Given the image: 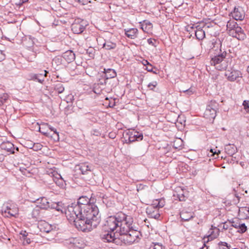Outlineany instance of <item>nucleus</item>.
Wrapping results in <instances>:
<instances>
[{
    "label": "nucleus",
    "mask_w": 249,
    "mask_h": 249,
    "mask_svg": "<svg viewBox=\"0 0 249 249\" xmlns=\"http://www.w3.org/2000/svg\"><path fill=\"white\" fill-rule=\"evenodd\" d=\"M227 53L223 51L220 53L212 57L210 60V64L214 67L218 71L226 70L229 65V61L226 59Z\"/></svg>",
    "instance_id": "nucleus-5"
},
{
    "label": "nucleus",
    "mask_w": 249,
    "mask_h": 249,
    "mask_svg": "<svg viewBox=\"0 0 249 249\" xmlns=\"http://www.w3.org/2000/svg\"><path fill=\"white\" fill-rule=\"evenodd\" d=\"M2 213L7 217H16L18 214V208L14 204H10L2 210Z\"/></svg>",
    "instance_id": "nucleus-11"
},
{
    "label": "nucleus",
    "mask_w": 249,
    "mask_h": 249,
    "mask_svg": "<svg viewBox=\"0 0 249 249\" xmlns=\"http://www.w3.org/2000/svg\"><path fill=\"white\" fill-rule=\"evenodd\" d=\"M229 35L239 40H244L246 37V35L244 33L242 28L237 26L233 29L229 31Z\"/></svg>",
    "instance_id": "nucleus-13"
},
{
    "label": "nucleus",
    "mask_w": 249,
    "mask_h": 249,
    "mask_svg": "<svg viewBox=\"0 0 249 249\" xmlns=\"http://www.w3.org/2000/svg\"><path fill=\"white\" fill-rule=\"evenodd\" d=\"M217 231L216 233H214V231H211V233L208 236V240H212L213 239L216 238L219 234L218 231L219 229H215Z\"/></svg>",
    "instance_id": "nucleus-37"
},
{
    "label": "nucleus",
    "mask_w": 249,
    "mask_h": 249,
    "mask_svg": "<svg viewBox=\"0 0 249 249\" xmlns=\"http://www.w3.org/2000/svg\"><path fill=\"white\" fill-rule=\"evenodd\" d=\"M63 24L68 23L71 24V31L74 34H80L82 33L86 26L88 25V22L80 18H77L73 21L71 14H63Z\"/></svg>",
    "instance_id": "nucleus-3"
},
{
    "label": "nucleus",
    "mask_w": 249,
    "mask_h": 249,
    "mask_svg": "<svg viewBox=\"0 0 249 249\" xmlns=\"http://www.w3.org/2000/svg\"><path fill=\"white\" fill-rule=\"evenodd\" d=\"M147 42L149 45H151L153 46L156 47V40L154 39L149 38L147 39Z\"/></svg>",
    "instance_id": "nucleus-50"
},
{
    "label": "nucleus",
    "mask_w": 249,
    "mask_h": 249,
    "mask_svg": "<svg viewBox=\"0 0 249 249\" xmlns=\"http://www.w3.org/2000/svg\"><path fill=\"white\" fill-rule=\"evenodd\" d=\"M105 78L106 79L108 80V79H110L112 78H114L116 76L117 74L115 71L113 69H107L106 70L105 69Z\"/></svg>",
    "instance_id": "nucleus-30"
},
{
    "label": "nucleus",
    "mask_w": 249,
    "mask_h": 249,
    "mask_svg": "<svg viewBox=\"0 0 249 249\" xmlns=\"http://www.w3.org/2000/svg\"><path fill=\"white\" fill-rule=\"evenodd\" d=\"M116 44L111 41H106L103 44V48L106 50L114 49L116 47Z\"/></svg>",
    "instance_id": "nucleus-33"
},
{
    "label": "nucleus",
    "mask_w": 249,
    "mask_h": 249,
    "mask_svg": "<svg viewBox=\"0 0 249 249\" xmlns=\"http://www.w3.org/2000/svg\"><path fill=\"white\" fill-rule=\"evenodd\" d=\"M39 226L40 231L46 233H49L52 230V226L45 221L42 224H40Z\"/></svg>",
    "instance_id": "nucleus-29"
},
{
    "label": "nucleus",
    "mask_w": 249,
    "mask_h": 249,
    "mask_svg": "<svg viewBox=\"0 0 249 249\" xmlns=\"http://www.w3.org/2000/svg\"><path fill=\"white\" fill-rule=\"evenodd\" d=\"M55 209L56 210H57V211H60L61 213H62V209H61V207H60L59 204H58V207L55 208Z\"/></svg>",
    "instance_id": "nucleus-64"
},
{
    "label": "nucleus",
    "mask_w": 249,
    "mask_h": 249,
    "mask_svg": "<svg viewBox=\"0 0 249 249\" xmlns=\"http://www.w3.org/2000/svg\"><path fill=\"white\" fill-rule=\"evenodd\" d=\"M40 208L36 206L33 210L31 213L32 218L36 219V221L41 220L42 217L40 214Z\"/></svg>",
    "instance_id": "nucleus-27"
},
{
    "label": "nucleus",
    "mask_w": 249,
    "mask_h": 249,
    "mask_svg": "<svg viewBox=\"0 0 249 249\" xmlns=\"http://www.w3.org/2000/svg\"><path fill=\"white\" fill-rule=\"evenodd\" d=\"M238 229H239L238 231V232L240 233H244L247 231V228L245 224L243 223L240 224Z\"/></svg>",
    "instance_id": "nucleus-41"
},
{
    "label": "nucleus",
    "mask_w": 249,
    "mask_h": 249,
    "mask_svg": "<svg viewBox=\"0 0 249 249\" xmlns=\"http://www.w3.org/2000/svg\"><path fill=\"white\" fill-rule=\"evenodd\" d=\"M240 224L239 223H237V222H235L234 221H232L231 222V227H233L236 229H238L239 227V225H240Z\"/></svg>",
    "instance_id": "nucleus-52"
},
{
    "label": "nucleus",
    "mask_w": 249,
    "mask_h": 249,
    "mask_svg": "<svg viewBox=\"0 0 249 249\" xmlns=\"http://www.w3.org/2000/svg\"><path fill=\"white\" fill-rule=\"evenodd\" d=\"M1 149L9 152L10 154H14L15 153V148L14 144L9 142H4L0 145Z\"/></svg>",
    "instance_id": "nucleus-22"
},
{
    "label": "nucleus",
    "mask_w": 249,
    "mask_h": 249,
    "mask_svg": "<svg viewBox=\"0 0 249 249\" xmlns=\"http://www.w3.org/2000/svg\"><path fill=\"white\" fill-rule=\"evenodd\" d=\"M223 224V229L224 230H228L229 228V224L227 223V222H224L222 223Z\"/></svg>",
    "instance_id": "nucleus-55"
},
{
    "label": "nucleus",
    "mask_w": 249,
    "mask_h": 249,
    "mask_svg": "<svg viewBox=\"0 0 249 249\" xmlns=\"http://www.w3.org/2000/svg\"><path fill=\"white\" fill-rule=\"evenodd\" d=\"M217 109L218 104L215 101H211L207 106L204 114L205 117L209 119H214L216 116Z\"/></svg>",
    "instance_id": "nucleus-10"
},
{
    "label": "nucleus",
    "mask_w": 249,
    "mask_h": 249,
    "mask_svg": "<svg viewBox=\"0 0 249 249\" xmlns=\"http://www.w3.org/2000/svg\"><path fill=\"white\" fill-rule=\"evenodd\" d=\"M63 58L68 64H70L74 60L75 54L71 50H68L63 53Z\"/></svg>",
    "instance_id": "nucleus-24"
},
{
    "label": "nucleus",
    "mask_w": 249,
    "mask_h": 249,
    "mask_svg": "<svg viewBox=\"0 0 249 249\" xmlns=\"http://www.w3.org/2000/svg\"><path fill=\"white\" fill-rule=\"evenodd\" d=\"M231 14L233 18L236 20H242L245 17V12L241 7H235Z\"/></svg>",
    "instance_id": "nucleus-15"
},
{
    "label": "nucleus",
    "mask_w": 249,
    "mask_h": 249,
    "mask_svg": "<svg viewBox=\"0 0 249 249\" xmlns=\"http://www.w3.org/2000/svg\"><path fill=\"white\" fill-rule=\"evenodd\" d=\"M47 128V127H45L44 125H43V124H42V127H39V131L40 133L43 134V135L48 136L49 134V132H48V131H46L45 129Z\"/></svg>",
    "instance_id": "nucleus-42"
},
{
    "label": "nucleus",
    "mask_w": 249,
    "mask_h": 249,
    "mask_svg": "<svg viewBox=\"0 0 249 249\" xmlns=\"http://www.w3.org/2000/svg\"><path fill=\"white\" fill-rule=\"evenodd\" d=\"M95 50L90 48L87 50V53L89 54V56L91 58H93L95 55Z\"/></svg>",
    "instance_id": "nucleus-40"
},
{
    "label": "nucleus",
    "mask_w": 249,
    "mask_h": 249,
    "mask_svg": "<svg viewBox=\"0 0 249 249\" xmlns=\"http://www.w3.org/2000/svg\"><path fill=\"white\" fill-rule=\"evenodd\" d=\"M225 151L228 155L232 156L237 152V149L234 144H228L225 146Z\"/></svg>",
    "instance_id": "nucleus-25"
},
{
    "label": "nucleus",
    "mask_w": 249,
    "mask_h": 249,
    "mask_svg": "<svg viewBox=\"0 0 249 249\" xmlns=\"http://www.w3.org/2000/svg\"><path fill=\"white\" fill-rule=\"evenodd\" d=\"M141 24V28L143 31H146V30H149L150 29H148V27L146 26L144 24Z\"/></svg>",
    "instance_id": "nucleus-57"
},
{
    "label": "nucleus",
    "mask_w": 249,
    "mask_h": 249,
    "mask_svg": "<svg viewBox=\"0 0 249 249\" xmlns=\"http://www.w3.org/2000/svg\"><path fill=\"white\" fill-rule=\"evenodd\" d=\"M219 249H230V245H228V243L225 242H219L218 243Z\"/></svg>",
    "instance_id": "nucleus-36"
},
{
    "label": "nucleus",
    "mask_w": 249,
    "mask_h": 249,
    "mask_svg": "<svg viewBox=\"0 0 249 249\" xmlns=\"http://www.w3.org/2000/svg\"><path fill=\"white\" fill-rule=\"evenodd\" d=\"M37 207L41 209L47 210L50 208V203L45 197H41L36 200Z\"/></svg>",
    "instance_id": "nucleus-18"
},
{
    "label": "nucleus",
    "mask_w": 249,
    "mask_h": 249,
    "mask_svg": "<svg viewBox=\"0 0 249 249\" xmlns=\"http://www.w3.org/2000/svg\"><path fill=\"white\" fill-rule=\"evenodd\" d=\"M5 58V55L3 51L0 50V62L3 60Z\"/></svg>",
    "instance_id": "nucleus-53"
},
{
    "label": "nucleus",
    "mask_w": 249,
    "mask_h": 249,
    "mask_svg": "<svg viewBox=\"0 0 249 249\" xmlns=\"http://www.w3.org/2000/svg\"><path fill=\"white\" fill-rule=\"evenodd\" d=\"M42 147V145L40 143H33L32 145V149L36 151L41 150Z\"/></svg>",
    "instance_id": "nucleus-39"
},
{
    "label": "nucleus",
    "mask_w": 249,
    "mask_h": 249,
    "mask_svg": "<svg viewBox=\"0 0 249 249\" xmlns=\"http://www.w3.org/2000/svg\"><path fill=\"white\" fill-rule=\"evenodd\" d=\"M146 70L148 71H152V66L150 64L146 66Z\"/></svg>",
    "instance_id": "nucleus-56"
},
{
    "label": "nucleus",
    "mask_w": 249,
    "mask_h": 249,
    "mask_svg": "<svg viewBox=\"0 0 249 249\" xmlns=\"http://www.w3.org/2000/svg\"><path fill=\"white\" fill-rule=\"evenodd\" d=\"M53 65L56 66L55 69L57 70L61 68V65L62 64V56H57L55 57L52 61Z\"/></svg>",
    "instance_id": "nucleus-28"
},
{
    "label": "nucleus",
    "mask_w": 249,
    "mask_h": 249,
    "mask_svg": "<svg viewBox=\"0 0 249 249\" xmlns=\"http://www.w3.org/2000/svg\"><path fill=\"white\" fill-rule=\"evenodd\" d=\"M64 244L69 249H81L84 248L86 246L84 241L80 237H71L65 239Z\"/></svg>",
    "instance_id": "nucleus-6"
},
{
    "label": "nucleus",
    "mask_w": 249,
    "mask_h": 249,
    "mask_svg": "<svg viewBox=\"0 0 249 249\" xmlns=\"http://www.w3.org/2000/svg\"><path fill=\"white\" fill-rule=\"evenodd\" d=\"M184 92H186L188 95H191L193 93V91L190 89L184 90Z\"/></svg>",
    "instance_id": "nucleus-61"
},
{
    "label": "nucleus",
    "mask_w": 249,
    "mask_h": 249,
    "mask_svg": "<svg viewBox=\"0 0 249 249\" xmlns=\"http://www.w3.org/2000/svg\"><path fill=\"white\" fill-rule=\"evenodd\" d=\"M27 147L30 149H32V145H33V143L32 142H29L27 143Z\"/></svg>",
    "instance_id": "nucleus-59"
},
{
    "label": "nucleus",
    "mask_w": 249,
    "mask_h": 249,
    "mask_svg": "<svg viewBox=\"0 0 249 249\" xmlns=\"http://www.w3.org/2000/svg\"><path fill=\"white\" fill-rule=\"evenodd\" d=\"M9 95L7 93H0V106H2L8 99Z\"/></svg>",
    "instance_id": "nucleus-34"
},
{
    "label": "nucleus",
    "mask_w": 249,
    "mask_h": 249,
    "mask_svg": "<svg viewBox=\"0 0 249 249\" xmlns=\"http://www.w3.org/2000/svg\"><path fill=\"white\" fill-rule=\"evenodd\" d=\"M60 202H58V203H52L50 205V208H51V209H55V208H56L57 207H58V203H59Z\"/></svg>",
    "instance_id": "nucleus-54"
},
{
    "label": "nucleus",
    "mask_w": 249,
    "mask_h": 249,
    "mask_svg": "<svg viewBox=\"0 0 249 249\" xmlns=\"http://www.w3.org/2000/svg\"><path fill=\"white\" fill-rule=\"evenodd\" d=\"M225 75L227 77V79L231 82H233L237 80L238 78L242 77V73L240 71L233 69L227 71L225 73Z\"/></svg>",
    "instance_id": "nucleus-12"
},
{
    "label": "nucleus",
    "mask_w": 249,
    "mask_h": 249,
    "mask_svg": "<svg viewBox=\"0 0 249 249\" xmlns=\"http://www.w3.org/2000/svg\"><path fill=\"white\" fill-rule=\"evenodd\" d=\"M43 125H44L45 127H47V128H49V129L51 131L53 132V134L52 135V137L54 140V141H58L59 140V137L58 132H57L56 129L53 127V126H51L50 125H49L47 123H44L43 124Z\"/></svg>",
    "instance_id": "nucleus-26"
},
{
    "label": "nucleus",
    "mask_w": 249,
    "mask_h": 249,
    "mask_svg": "<svg viewBox=\"0 0 249 249\" xmlns=\"http://www.w3.org/2000/svg\"><path fill=\"white\" fill-rule=\"evenodd\" d=\"M107 80L105 78V79L104 80V82L100 81L98 84L102 85H106L107 84Z\"/></svg>",
    "instance_id": "nucleus-62"
},
{
    "label": "nucleus",
    "mask_w": 249,
    "mask_h": 249,
    "mask_svg": "<svg viewBox=\"0 0 249 249\" xmlns=\"http://www.w3.org/2000/svg\"><path fill=\"white\" fill-rule=\"evenodd\" d=\"M195 35L198 40H202L205 37V31L200 24L196 26Z\"/></svg>",
    "instance_id": "nucleus-19"
},
{
    "label": "nucleus",
    "mask_w": 249,
    "mask_h": 249,
    "mask_svg": "<svg viewBox=\"0 0 249 249\" xmlns=\"http://www.w3.org/2000/svg\"><path fill=\"white\" fill-rule=\"evenodd\" d=\"M75 204L77 206L82 207L81 211L83 214L90 220L94 227H96L100 222V214L97 206L86 196L80 197Z\"/></svg>",
    "instance_id": "nucleus-2"
},
{
    "label": "nucleus",
    "mask_w": 249,
    "mask_h": 249,
    "mask_svg": "<svg viewBox=\"0 0 249 249\" xmlns=\"http://www.w3.org/2000/svg\"><path fill=\"white\" fill-rule=\"evenodd\" d=\"M153 205H155L156 208H162L164 206V201L161 199L160 200H156V202Z\"/></svg>",
    "instance_id": "nucleus-38"
},
{
    "label": "nucleus",
    "mask_w": 249,
    "mask_h": 249,
    "mask_svg": "<svg viewBox=\"0 0 249 249\" xmlns=\"http://www.w3.org/2000/svg\"><path fill=\"white\" fill-rule=\"evenodd\" d=\"M202 27H203V28L204 30H206V29L209 28L210 27H212V25L211 24H203V26Z\"/></svg>",
    "instance_id": "nucleus-58"
},
{
    "label": "nucleus",
    "mask_w": 249,
    "mask_h": 249,
    "mask_svg": "<svg viewBox=\"0 0 249 249\" xmlns=\"http://www.w3.org/2000/svg\"><path fill=\"white\" fill-rule=\"evenodd\" d=\"M31 242V240L28 236L23 239V244L24 245H29Z\"/></svg>",
    "instance_id": "nucleus-48"
},
{
    "label": "nucleus",
    "mask_w": 249,
    "mask_h": 249,
    "mask_svg": "<svg viewBox=\"0 0 249 249\" xmlns=\"http://www.w3.org/2000/svg\"><path fill=\"white\" fill-rule=\"evenodd\" d=\"M237 26L238 24L234 20H229L227 22V29L229 30V31L231 29H233Z\"/></svg>",
    "instance_id": "nucleus-35"
},
{
    "label": "nucleus",
    "mask_w": 249,
    "mask_h": 249,
    "mask_svg": "<svg viewBox=\"0 0 249 249\" xmlns=\"http://www.w3.org/2000/svg\"><path fill=\"white\" fill-rule=\"evenodd\" d=\"M101 238L102 240L106 242H114L116 240L115 233L111 231L102 233L101 235Z\"/></svg>",
    "instance_id": "nucleus-16"
},
{
    "label": "nucleus",
    "mask_w": 249,
    "mask_h": 249,
    "mask_svg": "<svg viewBox=\"0 0 249 249\" xmlns=\"http://www.w3.org/2000/svg\"><path fill=\"white\" fill-rule=\"evenodd\" d=\"M53 179L57 186L60 188H62V177L60 174H56L55 175H53Z\"/></svg>",
    "instance_id": "nucleus-32"
},
{
    "label": "nucleus",
    "mask_w": 249,
    "mask_h": 249,
    "mask_svg": "<svg viewBox=\"0 0 249 249\" xmlns=\"http://www.w3.org/2000/svg\"><path fill=\"white\" fill-rule=\"evenodd\" d=\"M31 79L42 84L44 81V78L43 74H32L31 75Z\"/></svg>",
    "instance_id": "nucleus-31"
},
{
    "label": "nucleus",
    "mask_w": 249,
    "mask_h": 249,
    "mask_svg": "<svg viewBox=\"0 0 249 249\" xmlns=\"http://www.w3.org/2000/svg\"><path fill=\"white\" fill-rule=\"evenodd\" d=\"M74 100V97L72 94L68 95L66 97L65 101L67 103H72V101Z\"/></svg>",
    "instance_id": "nucleus-46"
},
{
    "label": "nucleus",
    "mask_w": 249,
    "mask_h": 249,
    "mask_svg": "<svg viewBox=\"0 0 249 249\" xmlns=\"http://www.w3.org/2000/svg\"><path fill=\"white\" fill-rule=\"evenodd\" d=\"M20 234L22 235V238H24L28 236V233L26 232V231H24L23 232H21Z\"/></svg>",
    "instance_id": "nucleus-60"
},
{
    "label": "nucleus",
    "mask_w": 249,
    "mask_h": 249,
    "mask_svg": "<svg viewBox=\"0 0 249 249\" xmlns=\"http://www.w3.org/2000/svg\"><path fill=\"white\" fill-rule=\"evenodd\" d=\"M196 25L194 24L192 25H188L186 28V30L187 32H189L190 33L191 32H195V29Z\"/></svg>",
    "instance_id": "nucleus-43"
},
{
    "label": "nucleus",
    "mask_w": 249,
    "mask_h": 249,
    "mask_svg": "<svg viewBox=\"0 0 249 249\" xmlns=\"http://www.w3.org/2000/svg\"><path fill=\"white\" fill-rule=\"evenodd\" d=\"M146 212L150 218L158 219L160 216L159 208H156L154 205L148 207Z\"/></svg>",
    "instance_id": "nucleus-14"
},
{
    "label": "nucleus",
    "mask_w": 249,
    "mask_h": 249,
    "mask_svg": "<svg viewBox=\"0 0 249 249\" xmlns=\"http://www.w3.org/2000/svg\"><path fill=\"white\" fill-rule=\"evenodd\" d=\"M157 82L156 81H153L151 83H150L148 85V88L152 90H154L155 88L157 86Z\"/></svg>",
    "instance_id": "nucleus-44"
},
{
    "label": "nucleus",
    "mask_w": 249,
    "mask_h": 249,
    "mask_svg": "<svg viewBox=\"0 0 249 249\" xmlns=\"http://www.w3.org/2000/svg\"><path fill=\"white\" fill-rule=\"evenodd\" d=\"M154 244V247L153 249H163V247L161 244L159 243H156Z\"/></svg>",
    "instance_id": "nucleus-51"
},
{
    "label": "nucleus",
    "mask_w": 249,
    "mask_h": 249,
    "mask_svg": "<svg viewBox=\"0 0 249 249\" xmlns=\"http://www.w3.org/2000/svg\"><path fill=\"white\" fill-rule=\"evenodd\" d=\"M195 214L191 210L183 209L180 213V217L182 221H188L194 217Z\"/></svg>",
    "instance_id": "nucleus-17"
},
{
    "label": "nucleus",
    "mask_w": 249,
    "mask_h": 249,
    "mask_svg": "<svg viewBox=\"0 0 249 249\" xmlns=\"http://www.w3.org/2000/svg\"><path fill=\"white\" fill-rule=\"evenodd\" d=\"M76 167L78 168V170L83 175H88L92 174L91 166L88 165L87 163H81L80 165L77 166Z\"/></svg>",
    "instance_id": "nucleus-20"
},
{
    "label": "nucleus",
    "mask_w": 249,
    "mask_h": 249,
    "mask_svg": "<svg viewBox=\"0 0 249 249\" xmlns=\"http://www.w3.org/2000/svg\"><path fill=\"white\" fill-rule=\"evenodd\" d=\"M124 31L125 36L129 38L133 39L137 37L138 30L137 28L125 29Z\"/></svg>",
    "instance_id": "nucleus-23"
},
{
    "label": "nucleus",
    "mask_w": 249,
    "mask_h": 249,
    "mask_svg": "<svg viewBox=\"0 0 249 249\" xmlns=\"http://www.w3.org/2000/svg\"><path fill=\"white\" fill-rule=\"evenodd\" d=\"M127 217H129L131 219V222L129 223H126V220L124 218V220L120 221L119 222L118 229L117 230L116 232H119L120 235H124L127 233L130 230L133 228L132 226L133 223V218L130 215H126Z\"/></svg>",
    "instance_id": "nucleus-8"
},
{
    "label": "nucleus",
    "mask_w": 249,
    "mask_h": 249,
    "mask_svg": "<svg viewBox=\"0 0 249 249\" xmlns=\"http://www.w3.org/2000/svg\"><path fill=\"white\" fill-rule=\"evenodd\" d=\"M125 142L130 143L136 141H140L142 140L143 135L142 133L132 130L126 132L124 136Z\"/></svg>",
    "instance_id": "nucleus-9"
},
{
    "label": "nucleus",
    "mask_w": 249,
    "mask_h": 249,
    "mask_svg": "<svg viewBox=\"0 0 249 249\" xmlns=\"http://www.w3.org/2000/svg\"><path fill=\"white\" fill-rule=\"evenodd\" d=\"M142 64L144 65V66H147V65H149L150 64V63H149V62L147 60H143V61H142Z\"/></svg>",
    "instance_id": "nucleus-63"
},
{
    "label": "nucleus",
    "mask_w": 249,
    "mask_h": 249,
    "mask_svg": "<svg viewBox=\"0 0 249 249\" xmlns=\"http://www.w3.org/2000/svg\"><path fill=\"white\" fill-rule=\"evenodd\" d=\"M249 101L245 100L243 103V106L244 107V109L246 110L247 112H249Z\"/></svg>",
    "instance_id": "nucleus-47"
},
{
    "label": "nucleus",
    "mask_w": 249,
    "mask_h": 249,
    "mask_svg": "<svg viewBox=\"0 0 249 249\" xmlns=\"http://www.w3.org/2000/svg\"><path fill=\"white\" fill-rule=\"evenodd\" d=\"M140 23L144 24L146 26L148 27V29H151L153 27L152 24L150 21L147 20H144L142 22H140Z\"/></svg>",
    "instance_id": "nucleus-45"
},
{
    "label": "nucleus",
    "mask_w": 249,
    "mask_h": 249,
    "mask_svg": "<svg viewBox=\"0 0 249 249\" xmlns=\"http://www.w3.org/2000/svg\"><path fill=\"white\" fill-rule=\"evenodd\" d=\"M63 208H65V214L68 221L79 231L89 232L95 228L90 220L83 214L82 207L77 206L75 203H71L67 206L63 203Z\"/></svg>",
    "instance_id": "nucleus-1"
},
{
    "label": "nucleus",
    "mask_w": 249,
    "mask_h": 249,
    "mask_svg": "<svg viewBox=\"0 0 249 249\" xmlns=\"http://www.w3.org/2000/svg\"><path fill=\"white\" fill-rule=\"evenodd\" d=\"M210 152L211 153V156L214 157L215 155H216L218 156V154L220 153V151L219 150H218V151H216V150L214 151V149H211ZM216 157H214V158H216Z\"/></svg>",
    "instance_id": "nucleus-49"
},
{
    "label": "nucleus",
    "mask_w": 249,
    "mask_h": 249,
    "mask_svg": "<svg viewBox=\"0 0 249 249\" xmlns=\"http://www.w3.org/2000/svg\"><path fill=\"white\" fill-rule=\"evenodd\" d=\"M126 219V223H129L131 221L129 217H127L126 214L123 213H120L114 216H110L107 218L105 226L108 228V230L114 231L118 229L120 221ZM126 221V219H125Z\"/></svg>",
    "instance_id": "nucleus-4"
},
{
    "label": "nucleus",
    "mask_w": 249,
    "mask_h": 249,
    "mask_svg": "<svg viewBox=\"0 0 249 249\" xmlns=\"http://www.w3.org/2000/svg\"><path fill=\"white\" fill-rule=\"evenodd\" d=\"M124 235H125L124 240L129 245L138 242L140 238V236H141V232L133 228L130 230L127 233Z\"/></svg>",
    "instance_id": "nucleus-7"
},
{
    "label": "nucleus",
    "mask_w": 249,
    "mask_h": 249,
    "mask_svg": "<svg viewBox=\"0 0 249 249\" xmlns=\"http://www.w3.org/2000/svg\"><path fill=\"white\" fill-rule=\"evenodd\" d=\"M188 195L187 191L179 189L177 191L176 194H174V196L178 198L180 201H184L188 198Z\"/></svg>",
    "instance_id": "nucleus-21"
}]
</instances>
